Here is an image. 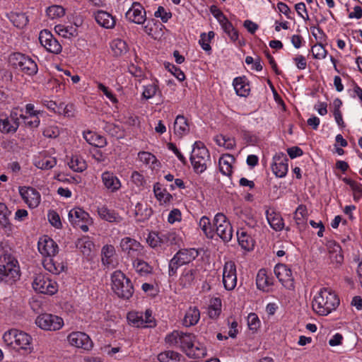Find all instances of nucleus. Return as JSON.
<instances>
[{
    "label": "nucleus",
    "mask_w": 362,
    "mask_h": 362,
    "mask_svg": "<svg viewBox=\"0 0 362 362\" xmlns=\"http://www.w3.org/2000/svg\"><path fill=\"white\" fill-rule=\"evenodd\" d=\"M19 117L15 112H11L9 116L0 114V132L2 134H14L19 127Z\"/></svg>",
    "instance_id": "ddd939ff"
},
{
    "label": "nucleus",
    "mask_w": 362,
    "mask_h": 362,
    "mask_svg": "<svg viewBox=\"0 0 362 362\" xmlns=\"http://www.w3.org/2000/svg\"><path fill=\"white\" fill-rule=\"evenodd\" d=\"M221 300L218 298H216L215 303L214 305H211L209 308V316L211 318H216L219 316L221 312Z\"/></svg>",
    "instance_id": "69168bd1"
},
{
    "label": "nucleus",
    "mask_w": 362,
    "mask_h": 362,
    "mask_svg": "<svg viewBox=\"0 0 362 362\" xmlns=\"http://www.w3.org/2000/svg\"><path fill=\"white\" fill-rule=\"evenodd\" d=\"M199 274L197 267H186L183 269L180 277V284L183 287H189L194 284Z\"/></svg>",
    "instance_id": "b1692460"
},
{
    "label": "nucleus",
    "mask_w": 362,
    "mask_h": 362,
    "mask_svg": "<svg viewBox=\"0 0 362 362\" xmlns=\"http://www.w3.org/2000/svg\"><path fill=\"white\" fill-rule=\"evenodd\" d=\"M138 257L132 260V265L135 271L141 276H146L152 273L153 267L146 262Z\"/></svg>",
    "instance_id": "58836bf2"
},
{
    "label": "nucleus",
    "mask_w": 362,
    "mask_h": 362,
    "mask_svg": "<svg viewBox=\"0 0 362 362\" xmlns=\"http://www.w3.org/2000/svg\"><path fill=\"white\" fill-rule=\"evenodd\" d=\"M153 192L156 199L163 203H167L172 199V195L161 187L159 183H156L153 186Z\"/></svg>",
    "instance_id": "09e8293b"
},
{
    "label": "nucleus",
    "mask_w": 362,
    "mask_h": 362,
    "mask_svg": "<svg viewBox=\"0 0 362 362\" xmlns=\"http://www.w3.org/2000/svg\"><path fill=\"white\" fill-rule=\"evenodd\" d=\"M9 19L13 25L18 28H24L28 23V16L24 13H11Z\"/></svg>",
    "instance_id": "a18cd8bd"
},
{
    "label": "nucleus",
    "mask_w": 362,
    "mask_h": 362,
    "mask_svg": "<svg viewBox=\"0 0 362 362\" xmlns=\"http://www.w3.org/2000/svg\"><path fill=\"white\" fill-rule=\"evenodd\" d=\"M339 305L337 295L332 290L322 288L315 296L312 308L313 311L319 315L326 316Z\"/></svg>",
    "instance_id": "f257e3e1"
},
{
    "label": "nucleus",
    "mask_w": 362,
    "mask_h": 362,
    "mask_svg": "<svg viewBox=\"0 0 362 362\" xmlns=\"http://www.w3.org/2000/svg\"><path fill=\"white\" fill-rule=\"evenodd\" d=\"M343 182L349 185L354 194V199L358 201L362 197V185L350 178L344 177Z\"/></svg>",
    "instance_id": "de8ad7c7"
},
{
    "label": "nucleus",
    "mask_w": 362,
    "mask_h": 362,
    "mask_svg": "<svg viewBox=\"0 0 362 362\" xmlns=\"http://www.w3.org/2000/svg\"><path fill=\"white\" fill-rule=\"evenodd\" d=\"M83 137L88 144L95 147L101 148L105 146L107 144L105 137L93 132H85Z\"/></svg>",
    "instance_id": "ea45409f"
},
{
    "label": "nucleus",
    "mask_w": 362,
    "mask_h": 362,
    "mask_svg": "<svg viewBox=\"0 0 362 362\" xmlns=\"http://www.w3.org/2000/svg\"><path fill=\"white\" fill-rule=\"evenodd\" d=\"M333 251H330V259L332 261L341 264L343 262L344 257L341 253V247L339 244L333 243Z\"/></svg>",
    "instance_id": "0e129e2a"
},
{
    "label": "nucleus",
    "mask_w": 362,
    "mask_h": 362,
    "mask_svg": "<svg viewBox=\"0 0 362 362\" xmlns=\"http://www.w3.org/2000/svg\"><path fill=\"white\" fill-rule=\"evenodd\" d=\"M94 18L100 26L107 29L112 28L115 25V18L106 11L100 10L95 12Z\"/></svg>",
    "instance_id": "bb28decb"
},
{
    "label": "nucleus",
    "mask_w": 362,
    "mask_h": 362,
    "mask_svg": "<svg viewBox=\"0 0 362 362\" xmlns=\"http://www.w3.org/2000/svg\"><path fill=\"white\" fill-rule=\"evenodd\" d=\"M11 211L6 204L0 202V227L7 236H11L14 233L15 226L10 221L9 217Z\"/></svg>",
    "instance_id": "aec40b11"
},
{
    "label": "nucleus",
    "mask_w": 362,
    "mask_h": 362,
    "mask_svg": "<svg viewBox=\"0 0 362 362\" xmlns=\"http://www.w3.org/2000/svg\"><path fill=\"white\" fill-rule=\"evenodd\" d=\"M127 319L134 326L136 327H145L143 313L131 312L128 313Z\"/></svg>",
    "instance_id": "6e6d98bb"
},
{
    "label": "nucleus",
    "mask_w": 362,
    "mask_h": 362,
    "mask_svg": "<svg viewBox=\"0 0 362 362\" xmlns=\"http://www.w3.org/2000/svg\"><path fill=\"white\" fill-rule=\"evenodd\" d=\"M214 141L218 146H223L228 150H232L236 146V142L233 137H229L223 134L216 135L214 137Z\"/></svg>",
    "instance_id": "c03bdc74"
},
{
    "label": "nucleus",
    "mask_w": 362,
    "mask_h": 362,
    "mask_svg": "<svg viewBox=\"0 0 362 362\" xmlns=\"http://www.w3.org/2000/svg\"><path fill=\"white\" fill-rule=\"evenodd\" d=\"M146 241L151 247H156L163 244V239L162 237V232H151L149 233Z\"/></svg>",
    "instance_id": "bf43d9fd"
},
{
    "label": "nucleus",
    "mask_w": 362,
    "mask_h": 362,
    "mask_svg": "<svg viewBox=\"0 0 362 362\" xmlns=\"http://www.w3.org/2000/svg\"><path fill=\"white\" fill-rule=\"evenodd\" d=\"M19 193L30 208H36L40 204L41 196L35 189L30 187H21Z\"/></svg>",
    "instance_id": "6ab92c4d"
},
{
    "label": "nucleus",
    "mask_w": 362,
    "mask_h": 362,
    "mask_svg": "<svg viewBox=\"0 0 362 362\" xmlns=\"http://www.w3.org/2000/svg\"><path fill=\"white\" fill-rule=\"evenodd\" d=\"M158 86L156 83H152L143 86L142 97L146 100L153 98L157 91Z\"/></svg>",
    "instance_id": "052dcab7"
},
{
    "label": "nucleus",
    "mask_w": 362,
    "mask_h": 362,
    "mask_svg": "<svg viewBox=\"0 0 362 362\" xmlns=\"http://www.w3.org/2000/svg\"><path fill=\"white\" fill-rule=\"evenodd\" d=\"M125 16L129 21L136 24H144L146 20V11L139 2H134Z\"/></svg>",
    "instance_id": "f3484780"
},
{
    "label": "nucleus",
    "mask_w": 362,
    "mask_h": 362,
    "mask_svg": "<svg viewBox=\"0 0 362 362\" xmlns=\"http://www.w3.org/2000/svg\"><path fill=\"white\" fill-rule=\"evenodd\" d=\"M266 217L268 223L276 231H280L284 228V223L280 214L273 209L266 211Z\"/></svg>",
    "instance_id": "cd10ccee"
},
{
    "label": "nucleus",
    "mask_w": 362,
    "mask_h": 362,
    "mask_svg": "<svg viewBox=\"0 0 362 362\" xmlns=\"http://www.w3.org/2000/svg\"><path fill=\"white\" fill-rule=\"evenodd\" d=\"M311 52L314 58L317 59H325L327 55V50L321 43H317L312 47Z\"/></svg>",
    "instance_id": "680f3d73"
},
{
    "label": "nucleus",
    "mask_w": 362,
    "mask_h": 362,
    "mask_svg": "<svg viewBox=\"0 0 362 362\" xmlns=\"http://www.w3.org/2000/svg\"><path fill=\"white\" fill-rule=\"evenodd\" d=\"M233 86L236 94L240 97H247L250 92L249 81L245 76H238L233 79Z\"/></svg>",
    "instance_id": "393cba45"
},
{
    "label": "nucleus",
    "mask_w": 362,
    "mask_h": 362,
    "mask_svg": "<svg viewBox=\"0 0 362 362\" xmlns=\"http://www.w3.org/2000/svg\"><path fill=\"white\" fill-rule=\"evenodd\" d=\"M69 221L73 226H78L81 222L86 223L89 214L79 207L72 209L69 212Z\"/></svg>",
    "instance_id": "c85d7f7f"
},
{
    "label": "nucleus",
    "mask_w": 362,
    "mask_h": 362,
    "mask_svg": "<svg viewBox=\"0 0 362 362\" xmlns=\"http://www.w3.org/2000/svg\"><path fill=\"white\" fill-rule=\"evenodd\" d=\"M224 288L227 291L233 290L237 285L236 266L233 261L225 262L223 269V279Z\"/></svg>",
    "instance_id": "f8f14e48"
},
{
    "label": "nucleus",
    "mask_w": 362,
    "mask_h": 362,
    "mask_svg": "<svg viewBox=\"0 0 362 362\" xmlns=\"http://www.w3.org/2000/svg\"><path fill=\"white\" fill-rule=\"evenodd\" d=\"M54 30L59 35L65 38H70L76 33V29L74 27L61 24L56 25Z\"/></svg>",
    "instance_id": "864d4df0"
},
{
    "label": "nucleus",
    "mask_w": 362,
    "mask_h": 362,
    "mask_svg": "<svg viewBox=\"0 0 362 362\" xmlns=\"http://www.w3.org/2000/svg\"><path fill=\"white\" fill-rule=\"evenodd\" d=\"M98 214L102 219L111 223H119L122 219L117 213L105 206L98 207Z\"/></svg>",
    "instance_id": "473e14b6"
},
{
    "label": "nucleus",
    "mask_w": 362,
    "mask_h": 362,
    "mask_svg": "<svg viewBox=\"0 0 362 362\" xmlns=\"http://www.w3.org/2000/svg\"><path fill=\"white\" fill-rule=\"evenodd\" d=\"M154 16L156 18H160L163 23H167L168 20L172 18L171 12L168 11L163 6H158L157 11L154 13Z\"/></svg>",
    "instance_id": "338daca9"
},
{
    "label": "nucleus",
    "mask_w": 362,
    "mask_h": 362,
    "mask_svg": "<svg viewBox=\"0 0 362 362\" xmlns=\"http://www.w3.org/2000/svg\"><path fill=\"white\" fill-rule=\"evenodd\" d=\"M42 264L46 270L54 274H60L64 269L63 263L56 262L54 257L44 258Z\"/></svg>",
    "instance_id": "4c0bfd02"
},
{
    "label": "nucleus",
    "mask_w": 362,
    "mask_h": 362,
    "mask_svg": "<svg viewBox=\"0 0 362 362\" xmlns=\"http://www.w3.org/2000/svg\"><path fill=\"white\" fill-rule=\"evenodd\" d=\"M76 245L81 252L87 256L90 254L93 248L94 247L93 243L88 238H83L78 240Z\"/></svg>",
    "instance_id": "5fc2aeb1"
},
{
    "label": "nucleus",
    "mask_w": 362,
    "mask_h": 362,
    "mask_svg": "<svg viewBox=\"0 0 362 362\" xmlns=\"http://www.w3.org/2000/svg\"><path fill=\"white\" fill-rule=\"evenodd\" d=\"M110 47L113 54L116 57L122 56L128 51V46L126 42L121 39L112 40L110 44Z\"/></svg>",
    "instance_id": "79ce46f5"
},
{
    "label": "nucleus",
    "mask_w": 362,
    "mask_h": 362,
    "mask_svg": "<svg viewBox=\"0 0 362 362\" xmlns=\"http://www.w3.org/2000/svg\"><path fill=\"white\" fill-rule=\"evenodd\" d=\"M199 319V310L196 306L189 307V309L186 311L182 324L185 327H191L197 324Z\"/></svg>",
    "instance_id": "72a5a7b5"
},
{
    "label": "nucleus",
    "mask_w": 362,
    "mask_h": 362,
    "mask_svg": "<svg viewBox=\"0 0 362 362\" xmlns=\"http://www.w3.org/2000/svg\"><path fill=\"white\" fill-rule=\"evenodd\" d=\"M102 181L105 187L111 192H117L121 187L120 180L113 173L109 171L103 173Z\"/></svg>",
    "instance_id": "5701e85b"
},
{
    "label": "nucleus",
    "mask_w": 362,
    "mask_h": 362,
    "mask_svg": "<svg viewBox=\"0 0 362 362\" xmlns=\"http://www.w3.org/2000/svg\"><path fill=\"white\" fill-rule=\"evenodd\" d=\"M102 262L107 268H115L117 266L115 259V249L112 245H105L101 250Z\"/></svg>",
    "instance_id": "4be33fe9"
},
{
    "label": "nucleus",
    "mask_w": 362,
    "mask_h": 362,
    "mask_svg": "<svg viewBox=\"0 0 362 362\" xmlns=\"http://www.w3.org/2000/svg\"><path fill=\"white\" fill-rule=\"evenodd\" d=\"M19 272L18 261L12 255L6 254L0 257V280L14 281L19 278Z\"/></svg>",
    "instance_id": "39448f33"
},
{
    "label": "nucleus",
    "mask_w": 362,
    "mask_h": 362,
    "mask_svg": "<svg viewBox=\"0 0 362 362\" xmlns=\"http://www.w3.org/2000/svg\"><path fill=\"white\" fill-rule=\"evenodd\" d=\"M18 117L22 118L25 126L31 129L38 127L40 123V119L38 116L30 117L24 115H21Z\"/></svg>",
    "instance_id": "e2e57ef3"
},
{
    "label": "nucleus",
    "mask_w": 362,
    "mask_h": 362,
    "mask_svg": "<svg viewBox=\"0 0 362 362\" xmlns=\"http://www.w3.org/2000/svg\"><path fill=\"white\" fill-rule=\"evenodd\" d=\"M192 347H190L187 356L191 358H202L206 355V347L201 344L199 341H196V339H194L193 342Z\"/></svg>",
    "instance_id": "37998d69"
},
{
    "label": "nucleus",
    "mask_w": 362,
    "mask_h": 362,
    "mask_svg": "<svg viewBox=\"0 0 362 362\" xmlns=\"http://www.w3.org/2000/svg\"><path fill=\"white\" fill-rule=\"evenodd\" d=\"M308 218V210L305 206L299 205L294 212L293 218L299 228H303Z\"/></svg>",
    "instance_id": "a19ab883"
},
{
    "label": "nucleus",
    "mask_w": 362,
    "mask_h": 362,
    "mask_svg": "<svg viewBox=\"0 0 362 362\" xmlns=\"http://www.w3.org/2000/svg\"><path fill=\"white\" fill-rule=\"evenodd\" d=\"M199 252L194 248L181 249L175 256L181 265L187 264L192 262L198 257Z\"/></svg>",
    "instance_id": "c756f323"
},
{
    "label": "nucleus",
    "mask_w": 362,
    "mask_h": 362,
    "mask_svg": "<svg viewBox=\"0 0 362 362\" xmlns=\"http://www.w3.org/2000/svg\"><path fill=\"white\" fill-rule=\"evenodd\" d=\"M47 16L52 20L62 18L65 14V9L59 5H52L46 10Z\"/></svg>",
    "instance_id": "603ef678"
},
{
    "label": "nucleus",
    "mask_w": 362,
    "mask_h": 362,
    "mask_svg": "<svg viewBox=\"0 0 362 362\" xmlns=\"http://www.w3.org/2000/svg\"><path fill=\"white\" fill-rule=\"evenodd\" d=\"M68 164L69 168L76 172H83L86 169V162L78 156H73Z\"/></svg>",
    "instance_id": "4d7b16f0"
},
{
    "label": "nucleus",
    "mask_w": 362,
    "mask_h": 362,
    "mask_svg": "<svg viewBox=\"0 0 362 362\" xmlns=\"http://www.w3.org/2000/svg\"><path fill=\"white\" fill-rule=\"evenodd\" d=\"M119 247L124 256L132 261L146 255L144 247L140 242L131 237L123 238L120 241Z\"/></svg>",
    "instance_id": "0eeeda50"
},
{
    "label": "nucleus",
    "mask_w": 362,
    "mask_h": 362,
    "mask_svg": "<svg viewBox=\"0 0 362 362\" xmlns=\"http://www.w3.org/2000/svg\"><path fill=\"white\" fill-rule=\"evenodd\" d=\"M103 129L112 136L117 139L122 137L123 132L119 125L110 122H104Z\"/></svg>",
    "instance_id": "3c124183"
},
{
    "label": "nucleus",
    "mask_w": 362,
    "mask_h": 362,
    "mask_svg": "<svg viewBox=\"0 0 362 362\" xmlns=\"http://www.w3.org/2000/svg\"><path fill=\"white\" fill-rule=\"evenodd\" d=\"M34 165L41 170H49L57 165V160L54 157L42 153L35 160Z\"/></svg>",
    "instance_id": "c9c22d12"
},
{
    "label": "nucleus",
    "mask_w": 362,
    "mask_h": 362,
    "mask_svg": "<svg viewBox=\"0 0 362 362\" xmlns=\"http://www.w3.org/2000/svg\"><path fill=\"white\" fill-rule=\"evenodd\" d=\"M10 64L19 68L24 74L34 76L37 73L38 67L36 62L29 56L20 52H14L9 56Z\"/></svg>",
    "instance_id": "423d86ee"
},
{
    "label": "nucleus",
    "mask_w": 362,
    "mask_h": 362,
    "mask_svg": "<svg viewBox=\"0 0 362 362\" xmlns=\"http://www.w3.org/2000/svg\"><path fill=\"white\" fill-rule=\"evenodd\" d=\"M235 162V158L230 154H224L219 158L220 172L226 176H230L233 172V163Z\"/></svg>",
    "instance_id": "2f4dec72"
},
{
    "label": "nucleus",
    "mask_w": 362,
    "mask_h": 362,
    "mask_svg": "<svg viewBox=\"0 0 362 362\" xmlns=\"http://www.w3.org/2000/svg\"><path fill=\"white\" fill-rule=\"evenodd\" d=\"M199 226L208 238H213L215 235V230L211 223L210 219L204 216L199 222Z\"/></svg>",
    "instance_id": "49530a36"
},
{
    "label": "nucleus",
    "mask_w": 362,
    "mask_h": 362,
    "mask_svg": "<svg viewBox=\"0 0 362 362\" xmlns=\"http://www.w3.org/2000/svg\"><path fill=\"white\" fill-rule=\"evenodd\" d=\"M195 336L190 333L173 331L165 337V342L170 346L180 347L187 354L190 347H192Z\"/></svg>",
    "instance_id": "6e6552de"
},
{
    "label": "nucleus",
    "mask_w": 362,
    "mask_h": 362,
    "mask_svg": "<svg viewBox=\"0 0 362 362\" xmlns=\"http://www.w3.org/2000/svg\"><path fill=\"white\" fill-rule=\"evenodd\" d=\"M220 25L224 32L228 35V36L233 42H236L238 40L239 35L238 30L233 27V24L228 19L221 23Z\"/></svg>",
    "instance_id": "8fccbe9b"
},
{
    "label": "nucleus",
    "mask_w": 362,
    "mask_h": 362,
    "mask_svg": "<svg viewBox=\"0 0 362 362\" xmlns=\"http://www.w3.org/2000/svg\"><path fill=\"white\" fill-rule=\"evenodd\" d=\"M179 354L173 351H166L158 354L160 362H177L179 361Z\"/></svg>",
    "instance_id": "13d9d810"
},
{
    "label": "nucleus",
    "mask_w": 362,
    "mask_h": 362,
    "mask_svg": "<svg viewBox=\"0 0 362 362\" xmlns=\"http://www.w3.org/2000/svg\"><path fill=\"white\" fill-rule=\"evenodd\" d=\"M216 234L224 241L229 242L233 237V228L227 217L222 213L216 214L214 218Z\"/></svg>",
    "instance_id": "9b49d317"
},
{
    "label": "nucleus",
    "mask_w": 362,
    "mask_h": 362,
    "mask_svg": "<svg viewBox=\"0 0 362 362\" xmlns=\"http://www.w3.org/2000/svg\"><path fill=\"white\" fill-rule=\"evenodd\" d=\"M112 288L121 298L129 299L134 293V286L131 280L120 270L113 272L111 276Z\"/></svg>",
    "instance_id": "7ed1b4c3"
},
{
    "label": "nucleus",
    "mask_w": 362,
    "mask_h": 362,
    "mask_svg": "<svg viewBox=\"0 0 362 362\" xmlns=\"http://www.w3.org/2000/svg\"><path fill=\"white\" fill-rule=\"evenodd\" d=\"M35 324L43 330L57 331L64 326V320L57 315L44 313L37 317Z\"/></svg>",
    "instance_id": "9d476101"
},
{
    "label": "nucleus",
    "mask_w": 362,
    "mask_h": 362,
    "mask_svg": "<svg viewBox=\"0 0 362 362\" xmlns=\"http://www.w3.org/2000/svg\"><path fill=\"white\" fill-rule=\"evenodd\" d=\"M189 132V126L187 119L183 115H177L174 122V133L182 137Z\"/></svg>",
    "instance_id": "f704fd0d"
},
{
    "label": "nucleus",
    "mask_w": 362,
    "mask_h": 362,
    "mask_svg": "<svg viewBox=\"0 0 362 362\" xmlns=\"http://www.w3.org/2000/svg\"><path fill=\"white\" fill-rule=\"evenodd\" d=\"M152 215V209L146 202H138L134 208V216L138 221H144Z\"/></svg>",
    "instance_id": "7c9ffc66"
},
{
    "label": "nucleus",
    "mask_w": 362,
    "mask_h": 362,
    "mask_svg": "<svg viewBox=\"0 0 362 362\" xmlns=\"http://www.w3.org/2000/svg\"><path fill=\"white\" fill-rule=\"evenodd\" d=\"M139 159L145 164H153L156 161V158L154 155L149 152L141 151L138 154Z\"/></svg>",
    "instance_id": "774afa93"
},
{
    "label": "nucleus",
    "mask_w": 362,
    "mask_h": 362,
    "mask_svg": "<svg viewBox=\"0 0 362 362\" xmlns=\"http://www.w3.org/2000/svg\"><path fill=\"white\" fill-rule=\"evenodd\" d=\"M274 273L281 284L287 288L293 286V277L291 269L286 264H278L274 267Z\"/></svg>",
    "instance_id": "412c9836"
},
{
    "label": "nucleus",
    "mask_w": 362,
    "mask_h": 362,
    "mask_svg": "<svg viewBox=\"0 0 362 362\" xmlns=\"http://www.w3.org/2000/svg\"><path fill=\"white\" fill-rule=\"evenodd\" d=\"M33 288L38 293L50 296L56 293L58 291L57 282L42 274L36 275L33 282Z\"/></svg>",
    "instance_id": "1a4fd4ad"
},
{
    "label": "nucleus",
    "mask_w": 362,
    "mask_h": 362,
    "mask_svg": "<svg viewBox=\"0 0 362 362\" xmlns=\"http://www.w3.org/2000/svg\"><path fill=\"white\" fill-rule=\"evenodd\" d=\"M237 238L240 247L247 251L252 250L254 247V240L243 230L237 231Z\"/></svg>",
    "instance_id": "e433bc0d"
},
{
    "label": "nucleus",
    "mask_w": 362,
    "mask_h": 362,
    "mask_svg": "<svg viewBox=\"0 0 362 362\" xmlns=\"http://www.w3.org/2000/svg\"><path fill=\"white\" fill-rule=\"evenodd\" d=\"M2 339L4 344L11 349L29 352L33 349L32 337L22 330L11 329L4 332Z\"/></svg>",
    "instance_id": "f03ea898"
},
{
    "label": "nucleus",
    "mask_w": 362,
    "mask_h": 362,
    "mask_svg": "<svg viewBox=\"0 0 362 362\" xmlns=\"http://www.w3.org/2000/svg\"><path fill=\"white\" fill-rule=\"evenodd\" d=\"M190 160L196 173H202L206 170L208 163H210V154L201 141L194 144Z\"/></svg>",
    "instance_id": "20e7f679"
},
{
    "label": "nucleus",
    "mask_w": 362,
    "mask_h": 362,
    "mask_svg": "<svg viewBox=\"0 0 362 362\" xmlns=\"http://www.w3.org/2000/svg\"><path fill=\"white\" fill-rule=\"evenodd\" d=\"M68 341L71 346L90 350L93 343L88 334L81 332H74L69 334Z\"/></svg>",
    "instance_id": "a211bd4d"
},
{
    "label": "nucleus",
    "mask_w": 362,
    "mask_h": 362,
    "mask_svg": "<svg viewBox=\"0 0 362 362\" xmlns=\"http://www.w3.org/2000/svg\"><path fill=\"white\" fill-rule=\"evenodd\" d=\"M288 159L284 153H277L273 157L272 170L277 177H284L288 170Z\"/></svg>",
    "instance_id": "2eb2a0df"
},
{
    "label": "nucleus",
    "mask_w": 362,
    "mask_h": 362,
    "mask_svg": "<svg viewBox=\"0 0 362 362\" xmlns=\"http://www.w3.org/2000/svg\"><path fill=\"white\" fill-rule=\"evenodd\" d=\"M38 250L45 257H54L58 253L57 244L49 237L45 235L38 241Z\"/></svg>",
    "instance_id": "dca6fc26"
},
{
    "label": "nucleus",
    "mask_w": 362,
    "mask_h": 362,
    "mask_svg": "<svg viewBox=\"0 0 362 362\" xmlns=\"http://www.w3.org/2000/svg\"><path fill=\"white\" fill-rule=\"evenodd\" d=\"M40 44L49 52L59 54L62 52V47L60 43L53 37L50 31L43 30L39 35Z\"/></svg>",
    "instance_id": "4468645a"
},
{
    "label": "nucleus",
    "mask_w": 362,
    "mask_h": 362,
    "mask_svg": "<svg viewBox=\"0 0 362 362\" xmlns=\"http://www.w3.org/2000/svg\"><path fill=\"white\" fill-rule=\"evenodd\" d=\"M257 288L264 292H269L273 285V279L267 275V271L264 269L259 270L256 277Z\"/></svg>",
    "instance_id": "a878e982"
}]
</instances>
